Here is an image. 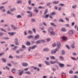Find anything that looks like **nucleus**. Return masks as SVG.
<instances>
[{"label":"nucleus","mask_w":78,"mask_h":78,"mask_svg":"<svg viewBox=\"0 0 78 78\" xmlns=\"http://www.w3.org/2000/svg\"><path fill=\"white\" fill-rule=\"evenodd\" d=\"M19 71V76H21V75H22V74L23 73L24 71L23 70H18Z\"/></svg>","instance_id":"f257e3e1"},{"label":"nucleus","mask_w":78,"mask_h":78,"mask_svg":"<svg viewBox=\"0 0 78 78\" xmlns=\"http://www.w3.org/2000/svg\"><path fill=\"white\" fill-rule=\"evenodd\" d=\"M18 41V38H16L15 39L14 42L16 45H19V43Z\"/></svg>","instance_id":"f03ea898"},{"label":"nucleus","mask_w":78,"mask_h":78,"mask_svg":"<svg viewBox=\"0 0 78 78\" xmlns=\"http://www.w3.org/2000/svg\"><path fill=\"white\" fill-rule=\"evenodd\" d=\"M57 51H59V50H58V48H56L55 50H54V51H51V54H55V53H56Z\"/></svg>","instance_id":"7ed1b4c3"},{"label":"nucleus","mask_w":78,"mask_h":78,"mask_svg":"<svg viewBox=\"0 0 78 78\" xmlns=\"http://www.w3.org/2000/svg\"><path fill=\"white\" fill-rule=\"evenodd\" d=\"M27 13H28V14H30L28 16L29 17V16H30V17H32V16H33V14H32L31 12L30 11H27Z\"/></svg>","instance_id":"20e7f679"},{"label":"nucleus","mask_w":78,"mask_h":78,"mask_svg":"<svg viewBox=\"0 0 78 78\" xmlns=\"http://www.w3.org/2000/svg\"><path fill=\"white\" fill-rule=\"evenodd\" d=\"M49 33H50V34H51V35H52V36H55V35H56V33L53 31H51V32H50Z\"/></svg>","instance_id":"39448f33"},{"label":"nucleus","mask_w":78,"mask_h":78,"mask_svg":"<svg viewBox=\"0 0 78 78\" xmlns=\"http://www.w3.org/2000/svg\"><path fill=\"white\" fill-rule=\"evenodd\" d=\"M58 66H59V67H61V68H62V67H64V64L62 63L58 64Z\"/></svg>","instance_id":"423d86ee"},{"label":"nucleus","mask_w":78,"mask_h":78,"mask_svg":"<svg viewBox=\"0 0 78 78\" xmlns=\"http://www.w3.org/2000/svg\"><path fill=\"white\" fill-rule=\"evenodd\" d=\"M35 39L37 40L38 39H39V35H37L35 36L34 37Z\"/></svg>","instance_id":"0eeeda50"},{"label":"nucleus","mask_w":78,"mask_h":78,"mask_svg":"<svg viewBox=\"0 0 78 78\" xmlns=\"http://www.w3.org/2000/svg\"><path fill=\"white\" fill-rule=\"evenodd\" d=\"M11 26L12 27V28L13 29H14L15 30H17V29H18L16 27L14 26V25H11Z\"/></svg>","instance_id":"6e6552de"},{"label":"nucleus","mask_w":78,"mask_h":78,"mask_svg":"<svg viewBox=\"0 0 78 78\" xmlns=\"http://www.w3.org/2000/svg\"><path fill=\"white\" fill-rule=\"evenodd\" d=\"M61 44L59 42L58 44H57V47L58 48V49H59L60 48V47H61Z\"/></svg>","instance_id":"1a4fd4ad"},{"label":"nucleus","mask_w":78,"mask_h":78,"mask_svg":"<svg viewBox=\"0 0 78 78\" xmlns=\"http://www.w3.org/2000/svg\"><path fill=\"white\" fill-rule=\"evenodd\" d=\"M22 65L23 67H27L28 66V63H23V64H22Z\"/></svg>","instance_id":"9d476101"},{"label":"nucleus","mask_w":78,"mask_h":78,"mask_svg":"<svg viewBox=\"0 0 78 78\" xmlns=\"http://www.w3.org/2000/svg\"><path fill=\"white\" fill-rule=\"evenodd\" d=\"M53 28L52 27H51L49 29V32H50L51 31H53Z\"/></svg>","instance_id":"9b49d317"},{"label":"nucleus","mask_w":78,"mask_h":78,"mask_svg":"<svg viewBox=\"0 0 78 78\" xmlns=\"http://www.w3.org/2000/svg\"><path fill=\"white\" fill-rule=\"evenodd\" d=\"M1 59L3 62H6V58H1Z\"/></svg>","instance_id":"f8f14e48"},{"label":"nucleus","mask_w":78,"mask_h":78,"mask_svg":"<svg viewBox=\"0 0 78 78\" xmlns=\"http://www.w3.org/2000/svg\"><path fill=\"white\" fill-rule=\"evenodd\" d=\"M43 50L44 51H49V49L48 48H44L43 49Z\"/></svg>","instance_id":"ddd939ff"},{"label":"nucleus","mask_w":78,"mask_h":78,"mask_svg":"<svg viewBox=\"0 0 78 78\" xmlns=\"http://www.w3.org/2000/svg\"><path fill=\"white\" fill-rule=\"evenodd\" d=\"M61 31H63V32H64L65 31H66V29L64 27H63L62 28Z\"/></svg>","instance_id":"4468645a"},{"label":"nucleus","mask_w":78,"mask_h":78,"mask_svg":"<svg viewBox=\"0 0 78 78\" xmlns=\"http://www.w3.org/2000/svg\"><path fill=\"white\" fill-rule=\"evenodd\" d=\"M36 47H37V45H35L32 46V47L31 48V49L33 50V49H34V48Z\"/></svg>","instance_id":"2eb2a0df"},{"label":"nucleus","mask_w":78,"mask_h":78,"mask_svg":"<svg viewBox=\"0 0 78 78\" xmlns=\"http://www.w3.org/2000/svg\"><path fill=\"white\" fill-rule=\"evenodd\" d=\"M50 62L51 64H54L56 63V62H53L52 61H50Z\"/></svg>","instance_id":"dca6fc26"},{"label":"nucleus","mask_w":78,"mask_h":78,"mask_svg":"<svg viewBox=\"0 0 78 78\" xmlns=\"http://www.w3.org/2000/svg\"><path fill=\"white\" fill-rule=\"evenodd\" d=\"M59 3V1H57V2L53 1V4H58Z\"/></svg>","instance_id":"f3484780"},{"label":"nucleus","mask_w":78,"mask_h":78,"mask_svg":"<svg viewBox=\"0 0 78 78\" xmlns=\"http://www.w3.org/2000/svg\"><path fill=\"white\" fill-rule=\"evenodd\" d=\"M26 44L27 45H28V46H30V45H31V43L30 41H27V42Z\"/></svg>","instance_id":"a211bd4d"},{"label":"nucleus","mask_w":78,"mask_h":78,"mask_svg":"<svg viewBox=\"0 0 78 78\" xmlns=\"http://www.w3.org/2000/svg\"><path fill=\"white\" fill-rule=\"evenodd\" d=\"M16 10V8H13L12 9H10V11H11V12H13L14 11H15Z\"/></svg>","instance_id":"6ab92c4d"},{"label":"nucleus","mask_w":78,"mask_h":78,"mask_svg":"<svg viewBox=\"0 0 78 78\" xmlns=\"http://www.w3.org/2000/svg\"><path fill=\"white\" fill-rule=\"evenodd\" d=\"M51 25H52V26H53V27H56V25H55V23H51Z\"/></svg>","instance_id":"aec40b11"},{"label":"nucleus","mask_w":78,"mask_h":78,"mask_svg":"<svg viewBox=\"0 0 78 78\" xmlns=\"http://www.w3.org/2000/svg\"><path fill=\"white\" fill-rule=\"evenodd\" d=\"M33 37H34L33 36V35H32V36L29 35L28 36L27 38L28 39H31V38H33Z\"/></svg>","instance_id":"412c9836"},{"label":"nucleus","mask_w":78,"mask_h":78,"mask_svg":"<svg viewBox=\"0 0 78 78\" xmlns=\"http://www.w3.org/2000/svg\"><path fill=\"white\" fill-rule=\"evenodd\" d=\"M69 33L70 34H74V32H73V31L71 30L70 31H69Z\"/></svg>","instance_id":"4be33fe9"},{"label":"nucleus","mask_w":78,"mask_h":78,"mask_svg":"<svg viewBox=\"0 0 78 78\" xmlns=\"http://www.w3.org/2000/svg\"><path fill=\"white\" fill-rule=\"evenodd\" d=\"M48 12V9H47L45 10V12L44 13V15H45Z\"/></svg>","instance_id":"5701e85b"},{"label":"nucleus","mask_w":78,"mask_h":78,"mask_svg":"<svg viewBox=\"0 0 78 78\" xmlns=\"http://www.w3.org/2000/svg\"><path fill=\"white\" fill-rule=\"evenodd\" d=\"M75 45V43H73V44H71V48H75V46H74Z\"/></svg>","instance_id":"b1692460"},{"label":"nucleus","mask_w":78,"mask_h":78,"mask_svg":"<svg viewBox=\"0 0 78 78\" xmlns=\"http://www.w3.org/2000/svg\"><path fill=\"white\" fill-rule=\"evenodd\" d=\"M51 14L52 16H54V15H55V14H56V12H53L51 13Z\"/></svg>","instance_id":"393cba45"},{"label":"nucleus","mask_w":78,"mask_h":78,"mask_svg":"<svg viewBox=\"0 0 78 78\" xmlns=\"http://www.w3.org/2000/svg\"><path fill=\"white\" fill-rule=\"evenodd\" d=\"M31 21L33 22H36V20H35V19L34 18H32L31 19Z\"/></svg>","instance_id":"a878e982"},{"label":"nucleus","mask_w":78,"mask_h":78,"mask_svg":"<svg viewBox=\"0 0 78 78\" xmlns=\"http://www.w3.org/2000/svg\"><path fill=\"white\" fill-rule=\"evenodd\" d=\"M44 62L46 63V64L47 66H49V65H50V63H49V62H47V61H45Z\"/></svg>","instance_id":"bb28decb"},{"label":"nucleus","mask_w":78,"mask_h":78,"mask_svg":"<svg viewBox=\"0 0 78 78\" xmlns=\"http://www.w3.org/2000/svg\"><path fill=\"white\" fill-rule=\"evenodd\" d=\"M16 72V69H12V73H15V72Z\"/></svg>","instance_id":"cd10ccee"},{"label":"nucleus","mask_w":78,"mask_h":78,"mask_svg":"<svg viewBox=\"0 0 78 78\" xmlns=\"http://www.w3.org/2000/svg\"><path fill=\"white\" fill-rule=\"evenodd\" d=\"M41 41L40 40H38L36 41V44H40L41 43Z\"/></svg>","instance_id":"c85d7f7f"},{"label":"nucleus","mask_w":78,"mask_h":78,"mask_svg":"<svg viewBox=\"0 0 78 78\" xmlns=\"http://www.w3.org/2000/svg\"><path fill=\"white\" fill-rule=\"evenodd\" d=\"M50 58L51 59H55V57L54 56H50Z\"/></svg>","instance_id":"c756f323"},{"label":"nucleus","mask_w":78,"mask_h":78,"mask_svg":"<svg viewBox=\"0 0 78 78\" xmlns=\"http://www.w3.org/2000/svg\"><path fill=\"white\" fill-rule=\"evenodd\" d=\"M62 39L64 41H66L67 39V38L66 37H62Z\"/></svg>","instance_id":"7c9ffc66"},{"label":"nucleus","mask_w":78,"mask_h":78,"mask_svg":"<svg viewBox=\"0 0 78 78\" xmlns=\"http://www.w3.org/2000/svg\"><path fill=\"white\" fill-rule=\"evenodd\" d=\"M0 30H1V31H4V32H7V31H6V30L3 28H0Z\"/></svg>","instance_id":"2f4dec72"},{"label":"nucleus","mask_w":78,"mask_h":78,"mask_svg":"<svg viewBox=\"0 0 78 78\" xmlns=\"http://www.w3.org/2000/svg\"><path fill=\"white\" fill-rule=\"evenodd\" d=\"M62 55H65V54L66 53V52L64 50H62Z\"/></svg>","instance_id":"473e14b6"},{"label":"nucleus","mask_w":78,"mask_h":78,"mask_svg":"<svg viewBox=\"0 0 78 78\" xmlns=\"http://www.w3.org/2000/svg\"><path fill=\"white\" fill-rule=\"evenodd\" d=\"M59 58L61 60H64V57L61 56H60Z\"/></svg>","instance_id":"72a5a7b5"},{"label":"nucleus","mask_w":78,"mask_h":78,"mask_svg":"<svg viewBox=\"0 0 78 78\" xmlns=\"http://www.w3.org/2000/svg\"><path fill=\"white\" fill-rule=\"evenodd\" d=\"M34 12H37V13H38V12H39V10L37 9L34 10Z\"/></svg>","instance_id":"f704fd0d"},{"label":"nucleus","mask_w":78,"mask_h":78,"mask_svg":"<svg viewBox=\"0 0 78 78\" xmlns=\"http://www.w3.org/2000/svg\"><path fill=\"white\" fill-rule=\"evenodd\" d=\"M22 2L21 1L18 0L17 2V3H18L19 4L20 3H22Z\"/></svg>","instance_id":"c9c22d12"},{"label":"nucleus","mask_w":78,"mask_h":78,"mask_svg":"<svg viewBox=\"0 0 78 78\" xmlns=\"http://www.w3.org/2000/svg\"><path fill=\"white\" fill-rule=\"evenodd\" d=\"M25 73H27L28 75H31V73L30 71H27L25 72Z\"/></svg>","instance_id":"e433bc0d"},{"label":"nucleus","mask_w":78,"mask_h":78,"mask_svg":"<svg viewBox=\"0 0 78 78\" xmlns=\"http://www.w3.org/2000/svg\"><path fill=\"white\" fill-rule=\"evenodd\" d=\"M59 22H64V20H63V19H61L59 20Z\"/></svg>","instance_id":"4c0bfd02"},{"label":"nucleus","mask_w":78,"mask_h":78,"mask_svg":"<svg viewBox=\"0 0 78 78\" xmlns=\"http://www.w3.org/2000/svg\"><path fill=\"white\" fill-rule=\"evenodd\" d=\"M21 17H22V16H21V15H18L17 16V18H18V19L21 18Z\"/></svg>","instance_id":"58836bf2"},{"label":"nucleus","mask_w":78,"mask_h":78,"mask_svg":"<svg viewBox=\"0 0 78 78\" xmlns=\"http://www.w3.org/2000/svg\"><path fill=\"white\" fill-rule=\"evenodd\" d=\"M28 33L29 34H32V33H33V31H31V30H29Z\"/></svg>","instance_id":"ea45409f"},{"label":"nucleus","mask_w":78,"mask_h":78,"mask_svg":"<svg viewBox=\"0 0 78 78\" xmlns=\"http://www.w3.org/2000/svg\"><path fill=\"white\" fill-rule=\"evenodd\" d=\"M52 45L53 47H56V44L55 43H54L52 44Z\"/></svg>","instance_id":"a19ab883"},{"label":"nucleus","mask_w":78,"mask_h":78,"mask_svg":"<svg viewBox=\"0 0 78 78\" xmlns=\"http://www.w3.org/2000/svg\"><path fill=\"white\" fill-rule=\"evenodd\" d=\"M77 6V5H75L74 6H73L72 8L73 9H75L76 7Z\"/></svg>","instance_id":"79ce46f5"},{"label":"nucleus","mask_w":78,"mask_h":78,"mask_svg":"<svg viewBox=\"0 0 78 78\" xmlns=\"http://www.w3.org/2000/svg\"><path fill=\"white\" fill-rule=\"evenodd\" d=\"M5 54V52H2V53H0V56H2L3 55Z\"/></svg>","instance_id":"37998d69"},{"label":"nucleus","mask_w":78,"mask_h":78,"mask_svg":"<svg viewBox=\"0 0 78 78\" xmlns=\"http://www.w3.org/2000/svg\"><path fill=\"white\" fill-rule=\"evenodd\" d=\"M38 8L39 9H44V7L42 6H40L38 7Z\"/></svg>","instance_id":"c03bdc74"},{"label":"nucleus","mask_w":78,"mask_h":78,"mask_svg":"<svg viewBox=\"0 0 78 78\" xmlns=\"http://www.w3.org/2000/svg\"><path fill=\"white\" fill-rule=\"evenodd\" d=\"M51 4V2H48L46 4L47 6H50V4Z\"/></svg>","instance_id":"a18cd8bd"},{"label":"nucleus","mask_w":78,"mask_h":78,"mask_svg":"<svg viewBox=\"0 0 78 78\" xmlns=\"http://www.w3.org/2000/svg\"><path fill=\"white\" fill-rule=\"evenodd\" d=\"M17 48V46H15L14 48H13V49L14 50H16Z\"/></svg>","instance_id":"49530a36"},{"label":"nucleus","mask_w":78,"mask_h":78,"mask_svg":"<svg viewBox=\"0 0 78 78\" xmlns=\"http://www.w3.org/2000/svg\"><path fill=\"white\" fill-rule=\"evenodd\" d=\"M47 42H49L50 41V38H48L46 39Z\"/></svg>","instance_id":"de8ad7c7"},{"label":"nucleus","mask_w":78,"mask_h":78,"mask_svg":"<svg viewBox=\"0 0 78 78\" xmlns=\"http://www.w3.org/2000/svg\"><path fill=\"white\" fill-rule=\"evenodd\" d=\"M4 39H6V40H8V39H9V37H5Z\"/></svg>","instance_id":"09e8293b"},{"label":"nucleus","mask_w":78,"mask_h":78,"mask_svg":"<svg viewBox=\"0 0 78 78\" xmlns=\"http://www.w3.org/2000/svg\"><path fill=\"white\" fill-rule=\"evenodd\" d=\"M32 30L34 33H36V29L35 28H33L32 29Z\"/></svg>","instance_id":"8fccbe9b"},{"label":"nucleus","mask_w":78,"mask_h":78,"mask_svg":"<svg viewBox=\"0 0 78 78\" xmlns=\"http://www.w3.org/2000/svg\"><path fill=\"white\" fill-rule=\"evenodd\" d=\"M8 2V1H6L5 2H3L2 3V5H5V4H6Z\"/></svg>","instance_id":"3c124183"},{"label":"nucleus","mask_w":78,"mask_h":78,"mask_svg":"<svg viewBox=\"0 0 78 78\" xmlns=\"http://www.w3.org/2000/svg\"><path fill=\"white\" fill-rule=\"evenodd\" d=\"M49 17V15H48V14L46 15L45 16V17H46V18H48Z\"/></svg>","instance_id":"603ef678"},{"label":"nucleus","mask_w":78,"mask_h":78,"mask_svg":"<svg viewBox=\"0 0 78 78\" xmlns=\"http://www.w3.org/2000/svg\"><path fill=\"white\" fill-rule=\"evenodd\" d=\"M3 35V33L0 32V36H2Z\"/></svg>","instance_id":"864d4df0"},{"label":"nucleus","mask_w":78,"mask_h":78,"mask_svg":"<svg viewBox=\"0 0 78 78\" xmlns=\"http://www.w3.org/2000/svg\"><path fill=\"white\" fill-rule=\"evenodd\" d=\"M42 43H45V41L44 40H41V41Z\"/></svg>","instance_id":"5fc2aeb1"},{"label":"nucleus","mask_w":78,"mask_h":78,"mask_svg":"<svg viewBox=\"0 0 78 78\" xmlns=\"http://www.w3.org/2000/svg\"><path fill=\"white\" fill-rule=\"evenodd\" d=\"M66 46L68 49H70V47H69V46L68 45H66Z\"/></svg>","instance_id":"6e6d98bb"},{"label":"nucleus","mask_w":78,"mask_h":78,"mask_svg":"<svg viewBox=\"0 0 78 78\" xmlns=\"http://www.w3.org/2000/svg\"><path fill=\"white\" fill-rule=\"evenodd\" d=\"M59 5H60L61 6H64V4L61 3L59 4Z\"/></svg>","instance_id":"4d7b16f0"},{"label":"nucleus","mask_w":78,"mask_h":78,"mask_svg":"<svg viewBox=\"0 0 78 78\" xmlns=\"http://www.w3.org/2000/svg\"><path fill=\"white\" fill-rule=\"evenodd\" d=\"M9 58H10L11 59L13 58V57H12V56H11V55L9 56Z\"/></svg>","instance_id":"13d9d810"},{"label":"nucleus","mask_w":78,"mask_h":78,"mask_svg":"<svg viewBox=\"0 0 78 78\" xmlns=\"http://www.w3.org/2000/svg\"><path fill=\"white\" fill-rule=\"evenodd\" d=\"M65 19L66 20H67V21H68V22L69 21V18H68L67 17H66L65 18Z\"/></svg>","instance_id":"bf43d9fd"},{"label":"nucleus","mask_w":78,"mask_h":78,"mask_svg":"<svg viewBox=\"0 0 78 78\" xmlns=\"http://www.w3.org/2000/svg\"><path fill=\"white\" fill-rule=\"evenodd\" d=\"M73 73V71H70L69 72V73L72 74V73Z\"/></svg>","instance_id":"052dcab7"},{"label":"nucleus","mask_w":78,"mask_h":78,"mask_svg":"<svg viewBox=\"0 0 78 78\" xmlns=\"http://www.w3.org/2000/svg\"><path fill=\"white\" fill-rule=\"evenodd\" d=\"M31 47H30L28 49V51H29V52L31 50Z\"/></svg>","instance_id":"680f3d73"},{"label":"nucleus","mask_w":78,"mask_h":78,"mask_svg":"<svg viewBox=\"0 0 78 78\" xmlns=\"http://www.w3.org/2000/svg\"><path fill=\"white\" fill-rule=\"evenodd\" d=\"M7 13L11 14V12L9 11L8 10L7 11Z\"/></svg>","instance_id":"e2e57ef3"},{"label":"nucleus","mask_w":78,"mask_h":78,"mask_svg":"<svg viewBox=\"0 0 78 78\" xmlns=\"http://www.w3.org/2000/svg\"><path fill=\"white\" fill-rule=\"evenodd\" d=\"M28 3H29V4L30 5H31V1H29Z\"/></svg>","instance_id":"0e129e2a"},{"label":"nucleus","mask_w":78,"mask_h":78,"mask_svg":"<svg viewBox=\"0 0 78 78\" xmlns=\"http://www.w3.org/2000/svg\"><path fill=\"white\" fill-rule=\"evenodd\" d=\"M6 68L7 69V70H9V68L7 66H6Z\"/></svg>","instance_id":"69168bd1"},{"label":"nucleus","mask_w":78,"mask_h":78,"mask_svg":"<svg viewBox=\"0 0 78 78\" xmlns=\"http://www.w3.org/2000/svg\"><path fill=\"white\" fill-rule=\"evenodd\" d=\"M44 28H45L44 27H42L41 28V30H44Z\"/></svg>","instance_id":"338daca9"},{"label":"nucleus","mask_w":78,"mask_h":78,"mask_svg":"<svg viewBox=\"0 0 78 78\" xmlns=\"http://www.w3.org/2000/svg\"><path fill=\"white\" fill-rule=\"evenodd\" d=\"M52 69L53 71H56V69L55 68H52Z\"/></svg>","instance_id":"774afa93"}]
</instances>
